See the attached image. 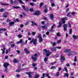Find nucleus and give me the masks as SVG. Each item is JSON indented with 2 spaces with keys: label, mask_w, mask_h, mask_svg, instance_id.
<instances>
[{
  "label": "nucleus",
  "mask_w": 78,
  "mask_h": 78,
  "mask_svg": "<svg viewBox=\"0 0 78 78\" xmlns=\"http://www.w3.org/2000/svg\"><path fill=\"white\" fill-rule=\"evenodd\" d=\"M33 67H35L36 66V64H35V63H34L33 64Z\"/></svg>",
  "instance_id": "nucleus-55"
},
{
  "label": "nucleus",
  "mask_w": 78,
  "mask_h": 78,
  "mask_svg": "<svg viewBox=\"0 0 78 78\" xmlns=\"http://www.w3.org/2000/svg\"><path fill=\"white\" fill-rule=\"evenodd\" d=\"M67 24H65L63 25L64 28H67Z\"/></svg>",
  "instance_id": "nucleus-37"
},
{
  "label": "nucleus",
  "mask_w": 78,
  "mask_h": 78,
  "mask_svg": "<svg viewBox=\"0 0 78 78\" xmlns=\"http://www.w3.org/2000/svg\"><path fill=\"white\" fill-rule=\"evenodd\" d=\"M13 7L14 8H15V9H18L19 8H20V7L19 6H13Z\"/></svg>",
  "instance_id": "nucleus-33"
},
{
  "label": "nucleus",
  "mask_w": 78,
  "mask_h": 78,
  "mask_svg": "<svg viewBox=\"0 0 78 78\" xmlns=\"http://www.w3.org/2000/svg\"><path fill=\"white\" fill-rule=\"evenodd\" d=\"M51 6H55V4L54 3H52L51 4Z\"/></svg>",
  "instance_id": "nucleus-52"
},
{
  "label": "nucleus",
  "mask_w": 78,
  "mask_h": 78,
  "mask_svg": "<svg viewBox=\"0 0 78 78\" xmlns=\"http://www.w3.org/2000/svg\"><path fill=\"white\" fill-rule=\"evenodd\" d=\"M40 76L39 75L36 74L35 75V78H38Z\"/></svg>",
  "instance_id": "nucleus-26"
},
{
  "label": "nucleus",
  "mask_w": 78,
  "mask_h": 78,
  "mask_svg": "<svg viewBox=\"0 0 78 78\" xmlns=\"http://www.w3.org/2000/svg\"><path fill=\"white\" fill-rule=\"evenodd\" d=\"M44 51L46 53H47L46 54V56L48 57L50 55H51V52H50V51H47V49H44Z\"/></svg>",
  "instance_id": "nucleus-1"
},
{
  "label": "nucleus",
  "mask_w": 78,
  "mask_h": 78,
  "mask_svg": "<svg viewBox=\"0 0 78 78\" xmlns=\"http://www.w3.org/2000/svg\"><path fill=\"white\" fill-rule=\"evenodd\" d=\"M38 37L39 39V42H41L43 41V39H42V37H41V35H40V34H38Z\"/></svg>",
  "instance_id": "nucleus-3"
},
{
  "label": "nucleus",
  "mask_w": 78,
  "mask_h": 78,
  "mask_svg": "<svg viewBox=\"0 0 78 78\" xmlns=\"http://www.w3.org/2000/svg\"><path fill=\"white\" fill-rule=\"evenodd\" d=\"M50 17L51 19H54V16L53 14L51 13L50 15Z\"/></svg>",
  "instance_id": "nucleus-15"
},
{
  "label": "nucleus",
  "mask_w": 78,
  "mask_h": 78,
  "mask_svg": "<svg viewBox=\"0 0 78 78\" xmlns=\"http://www.w3.org/2000/svg\"><path fill=\"white\" fill-rule=\"evenodd\" d=\"M60 70H61V67L58 68V71H60Z\"/></svg>",
  "instance_id": "nucleus-63"
},
{
  "label": "nucleus",
  "mask_w": 78,
  "mask_h": 78,
  "mask_svg": "<svg viewBox=\"0 0 78 78\" xmlns=\"http://www.w3.org/2000/svg\"><path fill=\"white\" fill-rule=\"evenodd\" d=\"M67 18H64L62 19V23L63 24H64L65 23H66V20H67Z\"/></svg>",
  "instance_id": "nucleus-5"
},
{
  "label": "nucleus",
  "mask_w": 78,
  "mask_h": 78,
  "mask_svg": "<svg viewBox=\"0 0 78 78\" xmlns=\"http://www.w3.org/2000/svg\"><path fill=\"white\" fill-rule=\"evenodd\" d=\"M14 62H15V63L18 62V61H17V60H16V59H15L14 60Z\"/></svg>",
  "instance_id": "nucleus-41"
},
{
  "label": "nucleus",
  "mask_w": 78,
  "mask_h": 78,
  "mask_svg": "<svg viewBox=\"0 0 78 78\" xmlns=\"http://www.w3.org/2000/svg\"><path fill=\"white\" fill-rule=\"evenodd\" d=\"M18 1H19L20 3H22V4H23V3L22 1V0H18Z\"/></svg>",
  "instance_id": "nucleus-49"
},
{
  "label": "nucleus",
  "mask_w": 78,
  "mask_h": 78,
  "mask_svg": "<svg viewBox=\"0 0 78 78\" xmlns=\"http://www.w3.org/2000/svg\"><path fill=\"white\" fill-rule=\"evenodd\" d=\"M57 36H58V37H60V36H61V35L60 33L59 32L57 34Z\"/></svg>",
  "instance_id": "nucleus-30"
},
{
  "label": "nucleus",
  "mask_w": 78,
  "mask_h": 78,
  "mask_svg": "<svg viewBox=\"0 0 78 78\" xmlns=\"http://www.w3.org/2000/svg\"><path fill=\"white\" fill-rule=\"evenodd\" d=\"M51 49L52 50V51H55L56 50V48H51Z\"/></svg>",
  "instance_id": "nucleus-28"
},
{
  "label": "nucleus",
  "mask_w": 78,
  "mask_h": 78,
  "mask_svg": "<svg viewBox=\"0 0 78 78\" xmlns=\"http://www.w3.org/2000/svg\"><path fill=\"white\" fill-rule=\"evenodd\" d=\"M52 46H53V47H54V46H56V43H54L52 44Z\"/></svg>",
  "instance_id": "nucleus-54"
},
{
  "label": "nucleus",
  "mask_w": 78,
  "mask_h": 78,
  "mask_svg": "<svg viewBox=\"0 0 78 78\" xmlns=\"http://www.w3.org/2000/svg\"><path fill=\"white\" fill-rule=\"evenodd\" d=\"M48 57H46L44 59V61L45 62V63H46L47 62V60L48 59Z\"/></svg>",
  "instance_id": "nucleus-20"
},
{
  "label": "nucleus",
  "mask_w": 78,
  "mask_h": 78,
  "mask_svg": "<svg viewBox=\"0 0 78 78\" xmlns=\"http://www.w3.org/2000/svg\"><path fill=\"white\" fill-rule=\"evenodd\" d=\"M61 40H59L57 41V43L58 44H59L61 43Z\"/></svg>",
  "instance_id": "nucleus-38"
},
{
  "label": "nucleus",
  "mask_w": 78,
  "mask_h": 78,
  "mask_svg": "<svg viewBox=\"0 0 78 78\" xmlns=\"http://www.w3.org/2000/svg\"><path fill=\"white\" fill-rule=\"evenodd\" d=\"M10 2L11 4H13V1L12 0H11Z\"/></svg>",
  "instance_id": "nucleus-64"
},
{
  "label": "nucleus",
  "mask_w": 78,
  "mask_h": 78,
  "mask_svg": "<svg viewBox=\"0 0 78 78\" xmlns=\"http://www.w3.org/2000/svg\"><path fill=\"white\" fill-rule=\"evenodd\" d=\"M5 11V9H1L0 10V12H3Z\"/></svg>",
  "instance_id": "nucleus-29"
},
{
  "label": "nucleus",
  "mask_w": 78,
  "mask_h": 78,
  "mask_svg": "<svg viewBox=\"0 0 78 78\" xmlns=\"http://www.w3.org/2000/svg\"><path fill=\"white\" fill-rule=\"evenodd\" d=\"M31 23H32V24L31 25L32 26H34V25H35V26H37V24L35 23L34 21H31Z\"/></svg>",
  "instance_id": "nucleus-12"
},
{
  "label": "nucleus",
  "mask_w": 78,
  "mask_h": 78,
  "mask_svg": "<svg viewBox=\"0 0 78 78\" xmlns=\"http://www.w3.org/2000/svg\"><path fill=\"white\" fill-rule=\"evenodd\" d=\"M55 26H56V25L53 24V26H51V29L52 30H53V29L54 28V27H55Z\"/></svg>",
  "instance_id": "nucleus-31"
},
{
  "label": "nucleus",
  "mask_w": 78,
  "mask_h": 78,
  "mask_svg": "<svg viewBox=\"0 0 78 78\" xmlns=\"http://www.w3.org/2000/svg\"><path fill=\"white\" fill-rule=\"evenodd\" d=\"M24 69H16V72H20L21 71H22L23 70H24Z\"/></svg>",
  "instance_id": "nucleus-11"
},
{
  "label": "nucleus",
  "mask_w": 78,
  "mask_h": 78,
  "mask_svg": "<svg viewBox=\"0 0 78 78\" xmlns=\"http://www.w3.org/2000/svg\"><path fill=\"white\" fill-rule=\"evenodd\" d=\"M28 23H29V21H27L26 22L25 25H28Z\"/></svg>",
  "instance_id": "nucleus-47"
},
{
  "label": "nucleus",
  "mask_w": 78,
  "mask_h": 78,
  "mask_svg": "<svg viewBox=\"0 0 78 78\" xmlns=\"http://www.w3.org/2000/svg\"><path fill=\"white\" fill-rule=\"evenodd\" d=\"M32 59L34 61H36L37 60V58L34 57V56H32Z\"/></svg>",
  "instance_id": "nucleus-8"
},
{
  "label": "nucleus",
  "mask_w": 78,
  "mask_h": 78,
  "mask_svg": "<svg viewBox=\"0 0 78 78\" xmlns=\"http://www.w3.org/2000/svg\"><path fill=\"white\" fill-rule=\"evenodd\" d=\"M37 39H34V38H33L32 40L31 41H30V44H31V43H33V42L34 45H36L37 44Z\"/></svg>",
  "instance_id": "nucleus-2"
},
{
  "label": "nucleus",
  "mask_w": 78,
  "mask_h": 78,
  "mask_svg": "<svg viewBox=\"0 0 78 78\" xmlns=\"http://www.w3.org/2000/svg\"><path fill=\"white\" fill-rule=\"evenodd\" d=\"M70 51V49H66L64 51V53H68V52H69V51Z\"/></svg>",
  "instance_id": "nucleus-16"
},
{
  "label": "nucleus",
  "mask_w": 78,
  "mask_h": 78,
  "mask_svg": "<svg viewBox=\"0 0 78 78\" xmlns=\"http://www.w3.org/2000/svg\"><path fill=\"white\" fill-rule=\"evenodd\" d=\"M53 29H51V30H49V32H53Z\"/></svg>",
  "instance_id": "nucleus-57"
},
{
  "label": "nucleus",
  "mask_w": 78,
  "mask_h": 78,
  "mask_svg": "<svg viewBox=\"0 0 78 78\" xmlns=\"http://www.w3.org/2000/svg\"><path fill=\"white\" fill-rule=\"evenodd\" d=\"M66 76L67 78H68L69 77V74L68 73H65L64 74V77H65V76Z\"/></svg>",
  "instance_id": "nucleus-25"
},
{
  "label": "nucleus",
  "mask_w": 78,
  "mask_h": 78,
  "mask_svg": "<svg viewBox=\"0 0 78 78\" xmlns=\"http://www.w3.org/2000/svg\"><path fill=\"white\" fill-rule=\"evenodd\" d=\"M59 75V72H58L56 74H55V76H58Z\"/></svg>",
  "instance_id": "nucleus-34"
},
{
  "label": "nucleus",
  "mask_w": 78,
  "mask_h": 78,
  "mask_svg": "<svg viewBox=\"0 0 78 78\" xmlns=\"http://www.w3.org/2000/svg\"><path fill=\"white\" fill-rule=\"evenodd\" d=\"M66 66H67V67H70V64H69V63H67L66 64Z\"/></svg>",
  "instance_id": "nucleus-48"
},
{
  "label": "nucleus",
  "mask_w": 78,
  "mask_h": 78,
  "mask_svg": "<svg viewBox=\"0 0 78 78\" xmlns=\"http://www.w3.org/2000/svg\"><path fill=\"white\" fill-rule=\"evenodd\" d=\"M64 31H67V27H64Z\"/></svg>",
  "instance_id": "nucleus-58"
},
{
  "label": "nucleus",
  "mask_w": 78,
  "mask_h": 78,
  "mask_svg": "<svg viewBox=\"0 0 78 78\" xmlns=\"http://www.w3.org/2000/svg\"><path fill=\"white\" fill-rule=\"evenodd\" d=\"M18 36L19 37L21 38V37H22V35H21V34L19 35Z\"/></svg>",
  "instance_id": "nucleus-62"
},
{
  "label": "nucleus",
  "mask_w": 78,
  "mask_h": 78,
  "mask_svg": "<svg viewBox=\"0 0 78 78\" xmlns=\"http://www.w3.org/2000/svg\"><path fill=\"white\" fill-rule=\"evenodd\" d=\"M68 25L69 26V27L71 28V25H70V22H68Z\"/></svg>",
  "instance_id": "nucleus-44"
},
{
  "label": "nucleus",
  "mask_w": 78,
  "mask_h": 78,
  "mask_svg": "<svg viewBox=\"0 0 78 78\" xmlns=\"http://www.w3.org/2000/svg\"><path fill=\"white\" fill-rule=\"evenodd\" d=\"M72 29H70V30H69V34H72Z\"/></svg>",
  "instance_id": "nucleus-45"
},
{
  "label": "nucleus",
  "mask_w": 78,
  "mask_h": 78,
  "mask_svg": "<svg viewBox=\"0 0 78 78\" xmlns=\"http://www.w3.org/2000/svg\"><path fill=\"white\" fill-rule=\"evenodd\" d=\"M32 73V72L26 73V74H27V75H29V78H30V77H31Z\"/></svg>",
  "instance_id": "nucleus-14"
},
{
  "label": "nucleus",
  "mask_w": 78,
  "mask_h": 78,
  "mask_svg": "<svg viewBox=\"0 0 78 78\" xmlns=\"http://www.w3.org/2000/svg\"><path fill=\"white\" fill-rule=\"evenodd\" d=\"M65 59H66V58H65V57H64L62 56H61V61L62 62L63 61H65Z\"/></svg>",
  "instance_id": "nucleus-7"
},
{
  "label": "nucleus",
  "mask_w": 78,
  "mask_h": 78,
  "mask_svg": "<svg viewBox=\"0 0 78 78\" xmlns=\"http://www.w3.org/2000/svg\"><path fill=\"white\" fill-rule=\"evenodd\" d=\"M39 14H40V12L39 11H37L34 13V15H35V16L39 15Z\"/></svg>",
  "instance_id": "nucleus-9"
},
{
  "label": "nucleus",
  "mask_w": 78,
  "mask_h": 78,
  "mask_svg": "<svg viewBox=\"0 0 78 78\" xmlns=\"http://www.w3.org/2000/svg\"><path fill=\"white\" fill-rule=\"evenodd\" d=\"M3 17H4L6 18L7 17H8V16H7V15H6V14H4L3 15Z\"/></svg>",
  "instance_id": "nucleus-43"
},
{
  "label": "nucleus",
  "mask_w": 78,
  "mask_h": 78,
  "mask_svg": "<svg viewBox=\"0 0 78 78\" xmlns=\"http://www.w3.org/2000/svg\"><path fill=\"white\" fill-rule=\"evenodd\" d=\"M48 11V9H47V8H46L44 9V12H47Z\"/></svg>",
  "instance_id": "nucleus-39"
},
{
  "label": "nucleus",
  "mask_w": 78,
  "mask_h": 78,
  "mask_svg": "<svg viewBox=\"0 0 78 78\" xmlns=\"http://www.w3.org/2000/svg\"><path fill=\"white\" fill-rule=\"evenodd\" d=\"M11 51V48H9V49L8 50H6V54H7V53H9V51Z\"/></svg>",
  "instance_id": "nucleus-17"
},
{
  "label": "nucleus",
  "mask_w": 78,
  "mask_h": 78,
  "mask_svg": "<svg viewBox=\"0 0 78 78\" xmlns=\"http://www.w3.org/2000/svg\"><path fill=\"white\" fill-rule=\"evenodd\" d=\"M56 48H58V49H61V47H56Z\"/></svg>",
  "instance_id": "nucleus-53"
},
{
  "label": "nucleus",
  "mask_w": 78,
  "mask_h": 78,
  "mask_svg": "<svg viewBox=\"0 0 78 78\" xmlns=\"http://www.w3.org/2000/svg\"><path fill=\"white\" fill-rule=\"evenodd\" d=\"M20 43H21V44H23V43H24V41H23V40L22 39L20 40Z\"/></svg>",
  "instance_id": "nucleus-24"
},
{
  "label": "nucleus",
  "mask_w": 78,
  "mask_h": 78,
  "mask_svg": "<svg viewBox=\"0 0 78 78\" xmlns=\"http://www.w3.org/2000/svg\"><path fill=\"white\" fill-rule=\"evenodd\" d=\"M1 4L2 5H9V4H5L3 3H1Z\"/></svg>",
  "instance_id": "nucleus-35"
},
{
  "label": "nucleus",
  "mask_w": 78,
  "mask_h": 78,
  "mask_svg": "<svg viewBox=\"0 0 78 78\" xmlns=\"http://www.w3.org/2000/svg\"><path fill=\"white\" fill-rule=\"evenodd\" d=\"M30 5H31V6H32L35 5V4L31 2L30 3Z\"/></svg>",
  "instance_id": "nucleus-32"
},
{
  "label": "nucleus",
  "mask_w": 78,
  "mask_h": 78,
  "mask_svg": "<svg viewBox=\"0 0 78 78\" xmlns=\"http://www.w3.org/2000/svg\"><path fill=\"white\" fill-rule=\"evenodd\" d=\"M34 57H36H36H37V54H34Z\"/></svg>",
  "instance_id": "nucleus-61"
},
{
  "label": "nucleus",
  "mask_w": 78,
  "mask_h": 78,
  "mask_svg": "<svg viewBox=\"0 0 78 78\" xmlns=\"http://www.w3.org/2000/svg\"><path fill=\"white\" fill-rule=\"evenodd\" d=\"M13 24H14V22H10L9 25H10V26H12L13 25Z\"/></svg>",
  "instance_id": "nucleus-23"
},
{
  "label": "nucleus",
  "mask_w": 78,
  "mask_h": 78,
  "mask_svg": "<svg viewBox=\"0 0 78 78\" xmlns=\"http://www.w3.org/2000/svg\"><path fill=\"white\" fill-rule=\"evenodd\" d=\"M73 37L74 38V39H76L77 38V37H78V36L73 35Z\"/></svg>",
  "instance_id": "nucleus-21"
},
{
  "label": "nucleus",
  "mask_w": 78,
  "mask_h": 78,
  "mask_svg": "<svg viewBox=\"0 0 78 78\" xmlns=\"http://www.w3.org/2000/svg\"><path fill=\"white\" fill-rule=\"evenodd\" d=\"M54 68H56V67L52 66L51 67V69H53Z\"/></svg>",
  "instance_id": "nucleus-60"
},
{
  "label": "nucleus",
  "mask_w": 78,
  "mask_h": 78,
  "mask_svg": "<svg viewBox=\"0 0 78 78\" xmlns=\"http://www.w3.org/2000/svg\"><path fill=\"white\" fill-rule=\"evenodd\" d=\"M56 62H52L51 63V65H54L55 64H56Z\"/></svg>",
  "instance_id": "nucleus-42"
},
{
  "label": "nucleus",
  "mask_w": 78,
  "mask_h": 78,
  "mask_svg": "<svg viewBox=\"0 0 78 78\" xmlns=\"http://www.w3.org/2000/svg\"><path fill=\"white\" fill-rule=\"evenodd\" d=\"M15 45L14 44H12L11 45V46L12 47H15Z\"/></svg>",
  "instance_id": "nucleus-51"
},
{
  "label": "nucleus",
  "mask_w": 78,
  "mask_h": 78,
  "mask_svg": "<svg viewBox=\"0 0 78 78\" xmlns=\"http://www.w3.org/2000/svg\"><path fill=\"white\" fill-rule=\"evenodd\" d=\"M1 47H2L3 48V49L2 48L1 49V50L2 51V54H4V53H5V50H6V49H5V45H2V46H1Z\"/></svg>",
  "instance_id": "nucleus-4"
},
{
  "label": "nucleus",
  "mask_w": 78,
  "mask_h": 78,
  "mask_svg": "<svg viewBox=\"0 0 78 78\" xmlns=\"http://www.w3.org/2000/svg\"><path fill=\"white\" fill-rule=\"evenodd\" d=\"M32 35H33V36H34V35H35V34H36V32H32Z\"/></svg>",
  "instance_id": "nucleus-40"
},
{
  "label": "nucleus",
  "mask_w": 78,
  "mask_h": 78,
  "mask_svg": "<svg viewBox=\"0 0 78 78\" xmlns=\"http://www.w3.org/2000/svg\"><path fill=\"white\" fill-rule=\"evenodd\" d=\"M70 16V13L69 12L68 13V14L67 15V17H69V16Z\"/></svg>",
  "instance_id": "nucleus-50"
},
{
  "label": "nucleus",
  "mask_w": 78,
  "mask_h": 78,
  "mask_svg": "<svg viewBox=\"0 0 78 78\" xmlns=\"http://www.w3.org/2000/svg\"><path fill=\"white\" fill-rule=\"evenodd\" d=\"M29 10L30 11H31V12H33V11H34L33 9H30Z\"/></svg>",
  "instance_id": "nucleus-46"
},
{
  "label": "nucleus",
  "mask_w": 78,
  "mask_h": 78,
  "mask_svg": "<svg viewBox=\"0 0 78 78\" xmlns=\"http://www.w3.org/2000/svg\"><path fill=\"white\" fill-rule=\"evenodd\" d=\"M7 29L5 28H0V31H6Z\"/></svg>",
  "instance_id": "nucleus-19"
},
{
  "label": "nucleus",
  "mask_w": 78,
  "mask_h": 78,
  "mask_svg": "<svg viewBox=\"0 0 78 78\" xmlns=\"http://www.w3.org/2000/svg\"><path fill=\"white\" fill-rule=\"evenodd\" d=\"M43 5V3H41L40 4V7L41 8V7H42V5Z\"/></svg>",
  "instance_id": "nucleus-59"
},
{
  "label": "nucleus",
  "mask_w": 78,
  "mask_h": 78,
  "mask_svg": "<svg viewBox=\"0 0 78 78\" xmlns=\"http://www.w3.org/2000/svg\"><path fill=\"white\" fill-rule=\"evenodd\" d=\"M49 76V74L47 73V74H46V77H48V76Z\"/></svg>",
  "instance_id": "nucleus-56"
},
{
  "label": "nucleus",
  "mask_w": 78,
  "mask_h": 78,
  "mask_svg": "<svg viewBox=\"0 0 78 78\" xmlns=\"http://www.w3.org/2000/svg\"><path fill=\"white\" fill-rule=\"evenodd\" d=\"M62 22H59V25L58 26V28H60V27H61L62 26Z\"/></svg>",
  "instance_id": "nucleus-13"
},
{
  "label": "nucleus",
  "mask_w": 78,
  "mask_h": 78,
  "mask_svg": "<svg viewBox=\"0 0 78 78\" xmlns=\"http://www.w3.org/2000/svg\"><path fill=\"white\" fill-rule=\"evenodd\" d=\"M24 51L27 54H28V53H30V52L27 50V48H25L24 49Z\"/></svg>",
  "instance_id": "nucleus-18"
},
{
  "label": "nucleus",
  "mask_w": 78,
  "mask_h": 78,
  "mask_svg": "<svg viewBox=\"0 0 78 78\" xmlns=\"http://www.w3.org/2000/svg\"><path fill=\"white\" fill-rule=\"evenodd\" d=\"M41 27L43 28V29H47V27L45 26H41Z\"/></svg>",
  "instance_id": "nucleus-22"
},
{
  "label": "nucleus",
  "mask_w": 78,
  "mask_h": 78,
  "mask_svg": "<svg viewBox=\"0 0 78 78\" xmlns=\"http://www.w3.org/2000/svg\"><path fill=\"white\" fill-rule=\"evenodd\" d=\"M9 66V64L7 62H5L4 64V67H7Z\"/></svg>",
  "instance_id": "nucleus-10"
},
{
  "label": "nucleus",
  "mask_w": 78,
  "mask_h": 78,
  "mask_svg": "<svg viewBox=\"0 0 78 78\" xmlns=\"http://www.w3.org/2000/svg\"><path fill=\"white\" fill-rule=\"evenodd\" d=\"M74 53H75V52H74L73 51H71L68 54V56H72V55H74Z\"/></svg>",
  "instance_id": "nucleus-6"
},
{
  "label": "nucleus",
  "mask_w": 78,
  "mask_h": 78,
  "mask_svg": "<svg viewBox=\"0 0 78 78\" xmlns=\"http://www.w3.org/2000/svg\"><path fill=\"white\" fill-rule=\"evenodd\" d=\"M64 69L66 72H68V70H67V68L66 67H64Z\"/></svg>",
  "instance_id": "nucleus-36"
},
{
  "label": "nucleus",
  "mask_w": 78,
  "mask_h": 78,
  "mask_svg": "<svg viewBox=\"0 0 78 78\" xmlns=\"http://www.w3.org/2000/svg\"><path fill=\"white\" fill-rule=\"evenodd\" d=\"M5 69L4 70L5 72H8V68L7 67H5Z\"/></svg>",
  "instance_id": "nucleus-27"
}]
</instances>
